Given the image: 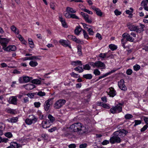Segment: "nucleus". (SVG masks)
Returning a JSON list of instances; mask_svg holds the SVG:
<instances>
[{"instance_id":"obj_1","label":"nucleus","mask_w":148,"mask_h":148,"mask_svg":"<svg viewBox=\"0 0 148 148\" xmlns=\"http://www.w3.org/2000/svg\"><path fill=\"white\" fill-rule=\"evenodd\" d=\"M69 129L71 132H77L79 134H82L85 133L87 130L86 127L83 126L82 124L80 123H75L71 125Z\"/></svg>"},{"instance_id":"obj_2","label":"nucleus","mask_w":148,"mask_h":148,"mask_svg":"<svg viewBox=\"0 0 148 148\" xmlns=\"http://www.w3.org/2000/svg\"><path fill=\"white\" fill-rule=\"evenodd\" d=\"M65 100L61 99H60L56 101L54 104V108L56 109H58L62 107L66 103Z\"/></svg>"},{"instance_id":"obj_3","label":"nucleus","mask_w":148,"mask_h":148,"mask_svg":"<svg viewBox=\"0 0 148 148\" xmlns=\"http://www.w3.org/2000/svg\"><path fill=\"white\" fill-rule=\"evenodd\" d=\"M2 36H0V43L2 46V49L3 50L6 47L7 44L10 41V39L6 38L1 37Z\"/></svg>"},{"instance_id":"obj_4","label":"nucleus","mask_w":148,"mask_h":148,"mask_svg":"<svg viewBox=\"0 0 148 148\" xmlns=\"http://www.w3.org/2000/svg\"><path fill=\"white\" fill-rule=\"evenodd\" d=\"M122 110V107L119 105H117L114 107H113L110 110V112L112 114L119 113Z\"/></svg>"},{"instance_id":"obj_5","label":"nucleus","mask_w":148,"mask_h":148,"mask_svg":"<svg viewBox=\"0 0 148 148\" xmlns=\"http://www.w3.org/2000/svg\"><path fill=\"white\" fill-rule=\"evenodd\" d=\"M29 117H30L31 119H27L25 120V123L28 125H31L33 123H34L37 121V119L33 115L30 116Z\"/></svg>"},{"instance_id":"obj_6","label":"nucleus","mask_w":148,"mask_h":148,"mask_svg":"<svg viewBox=\"0 0 148 148\" xmlns=\"http://www.w3.org/2000/svg\"><path fill=\"white\" fill-rule=\"evenodd\" d=\"M128 133V132L125 130H119L115 132L114 133V134L118 136L119 137H120V138L124 136L126 134Z\"/></svg>"},{"instance_id":"obj_7","label":"nucleus","mask_w":148,"mask_h":148,"mask_svg":"<svg viewBox=\"0 0 148 148\" xmlns=\"http://www.w3.org/2000/svg\"><path fill=\"white\" fill-rule=\"evenodd\" d=\"M53 98H51L48 99L44 103V108L45 111H48L49 109L50 106L53 104Z\"/></svg>"},{"instance_id":"obj_8","label":"nucleus","mask_w":148,"mask_h":148,"mask_svg":"<svg viewBox=\"0 0 148 148\" xmlns=\"http://www.w3.org/2000/svg\"><path fill=\"white\" fill-rule=\"evenodd\" d=\"M110 140L111 143L113 144L115 143H120L121 141V139L120 138V137L114 135V136L110 138Z\"/></svg>"},{"instance_id":"obj_9","label":"nucleus","mask_w":148,"mask_h":148,"mask_svg":"<svg viewBox=\"0 0 148 148\" xmlns=\"http://www.w3.org/2000/svg\"><path fill=\"white\" fill-rule=\"evenodd\" d=\"M122 37L123 38H126L125 41L127 42V41H130V42H133L134 40V38H133L132 37H131L130 35L127 33H124L122 35Z\"/></svg>"},{"instance_id":"obj_10","label":"nucleus","mask_w":148,"mask_h":148,"mask_svg":"<svg viewBox=\"0 0 148 148\" xmlns=\"http://www.w3.org/2000/svg\"><path fill=\"white\" fill-rule=\"evenodd\" d=\"M118 84L119 87L121 90L124 91L127 90V88L124 84V81L123 79H121L119 82Z\"/></svg>"},{"instance_id":"obj_11","label":"nucleus","mask_w":148,"mask_h":148,"mask_svg":"<svg viewBox=\"0 0 148 148\" xmlns=\"http://www.w3.org/2000/svg\"><path fill=\"white\" fill-rule=\"evenodd\" d=\"M81 14L84 18L85 21L88 23H91L92 22V21L91 18H89L88 15L86 13L83 12H81Z\"/></svg>"},{"instance_id":"obj_12","label":"nucleus","mask_w":148,"mask_h":148,"mask_svg":"<svg viewBox=\"0 0 148 148\" xmlns=\"http://www.w3.org/2000/svg\"><path fill=\"white\" fill-rule=\"evenodd\" d=\"M96 67L99 68L101 69H106V65L104 63L100 61H96Z\"/></svg>"},{"instance_id":"obj_13","label":"nucleus","mask_w":148,"mask_h":148,"mask_svg":"<svg viewBox=\"0 0 148 148\" xmlns=\"http://www.w3.org/2000/svg\"><path fill=\"white\" fill-rule=\"evenodd\" d=\"M140 25L136 26L135 31L137 33H141L143 31V28L145 27L144 25L141 23L139 24Z\"/></svg>"},{"instance_id":"obj_14","label":"nucleus","mask_w":148,"mask_h":148,"mask_svg":"<svg viewBox=\"0 0 148 148\" xmlns=\"http://www.w3.org/2000/svg\"><path fill=\"white\" fill-rule=\"evenodd\" d=\"M91 8L92 10L96 12V13L97 16H102L103 13L100 9L96 8L94 6H92Z\"/></svg>"},{"instance_id":"obj_15","label":"nucleus","mask_w":148,"mask_h":148,"mask_svg":"<svg viewBox=\"0 0 148 148\" xmlns=\"http://www.w3.org/2000/svg\"><path fill=\"white\" fill-rule=\"evenodd\" d=\"M20 147H22V145L16 142H12L10 143V146L8 147L7 148H18Z\"/></svg>"},{"instance_id":"obj_16","label":"nucleus","mask_w":148,"mask_h":148,"mask_svg":"<svg viewBox=\"0 0 148 148\" xmlns=\"http://www.w3.org/2000/svg\"><path fill=\"white\" fill-rule=\"evenodd\" d=\"M108 94L110 97H113L116 95V92L114 88L111 87L109 88V91L108 92Z\"/></svg>"},{"instance_id":"obj_17","label":"nucleus","mask_w":148,"mask_h":148,"mask_svg":"<svg viewBox=\"0 0 148 148\" xmlns=\"http://www.w3.org/2000/svg\"><path fill=\"white\" fill-rule=\"evenodd\" d=\"M16 47L14 45L9 46L6 48L4 50L8 51H14L16 50Z\"/></svg>"},{"instance_id":"obj_18","label":"nucleus","mask_w":148,"mask_h":148,"mask_svg":"<svg viewBox=\"0 0 148 148\" xmlns=\"http://www.w3.org/2000/svg\"><path fill=\"white\" fill-rule=\"evenodd\" d=\"M17 99L15 97L12 96L10 98L9 103L14 105L17 103Z\"/></svg>"},{"instance_id":"obj_19","label":"nucleus","mask_w":148,"mask_h":148,"mask_svg":"<svg viewBox=\"0 0 148 148\" xmlns=\"http://www.w3.org/2000/svg\"><path fill=\"white\" fill-rule=\"evenodd\" d=\"M59 43L62 45L67 47L69 46V44H70L69 42L67 40H60L59 41Z\"/></svg>"},{"instance_id":"obj_20","label":"nucleus","mask_w":148,"mask_h":148,"mask_svg":"<svg viewBox=\"0 0 148 148\" xmlns=\"http://www.w3.org/2000/svg\"><path fill=\"white\" fill-rule=\"evenodd\" d=\"M127 26L130 31H135L136 25H132L129 23L127 24Z\"/></svg>"},{"instance_id":"obj_21","label":"nucleus","mask_w":148,"mask_h":148,"mask_svg":"<svg viewBox=\"0 0 148 148\" xmlns=\"http://www.w3.org/2000/svg\"><path fill=\"white\" fill-rule=\"evenodd\" d=\"M35 86L33 84H27L25 86V89L28 90H32L35 88Z\"/></svg>"},{"instance_id":"obj_22","label":"nucleus","mask_w":148,"mask_h":148,"mask_svg":"<svg viewBox=\"0 0 148 148\" xmlns=\"http://www.w3.org/2000/svg\"><path fill=\"white\" fill-rule=\"evenodd\" d=\"M82 30V29L79 25L76 27L75 29L74 30V32L76 35H78L81 32Z\"/></svg>"},{"instance_id":"obj_23","label":"nucleus","mask_w":148,"mask_h":148,"mask_svg":"<svg viewBox=\"0 0 148 148\" xmlns=\"http://www.w3.org/2000/svg\"><path fill=\"white\" fill-rule=\"evenodd\" d=\"M116 70H112L111 71L108 73H107L101 76H100L99 77V79H101L102 78H104L107 76L111 74L114 73L116 71Z\"/></svg>"},{"instance_id":"obj_24","label":"nucleus","mask_w":148,"mask_h":148,"mask_svg":"<svg viewBox=\"0 0 148 148\" xmlns=\"http://www.w3.org/2000/svg\"><path fill=\"white\" fill-rule=\"evenodd\" d=\"M66 10L68 13L71 14L70 13L73 14L75 13L76 11L73 8L68 7L66 8Z\"/></svg>"},{"instance_id":"obj_25","label":"nucleus","mask_w":148,"mask_h":148,"mask_svg":"<svg viewBox=\"0 0 148 148\" xmlns=\"http://www.w3.org/2000/svg\"><path fill=\"white\" fill-rule=\"evenodd\" d=\"M5 128V125L2 123H0V136L3 134V131Z\"/></svg>"},{"instance_id":"obj_26","label":"nucleus","mask_w":148,"mask_h":148,"mask_svg":"<svg viewBox=\"0 0 148 148\" xmlns=\"http://www.w3.org/2000/svg\"><path fill=\"white\" fill-rule=\"evenodd\" d=\"M18 120L17 117H12L9 118L7 119V121L9 122H11L12 123H14L17 122Z\"/></svg>"},{"instance_id":"obj_27","label":"nucleus","mask_w":148,"mask_h":148,"mask_svg":"<svg viewBox=\"0 0 148 148\" xmlns=\"http://www.w3.org/2000/svg\"><path fill=\"white\" fill-rule=\"evenodd\" d=\"M32 78L31 77H29L27 76H23V80L25 83L28 82L32 80Z\"/></svg>"},{"instance_id":"obj_28","label":"nucleus","mask_w":148,"mask_h":148,"mask_svg":"<svg viewBox=\"0 0 148 148\" xmlns=\"http://www.w3.org/2000/svg\"><path fill=\"white\" fill-rule=\"evenodd\" d=\"M11 30L16 34H18L19 33V31L16 27L14 25L12 26L11 27Z\"/></svg>"},{"instance_id":"obj_29","label":"nucleus","mask_w":148,"mask_h":148,"mask_svg":"<svg viewBox=\"0 0 148 148\" xmlns=\"http://www.w3.org/2000/svg\"><path fill=\"white\" fill-rule=\"evenodd\" d=\"M71 64L75 66H77V64H79L80 66H82V65L81 61L79 60H76L73 61L71 62Z\"/></svg>"},{"instance_id":"obj_30","label":"nucleus","mask_w":148,"mask_h":148,"mask_svg":"<svg viewBox=\"0 0 148 148\" xmlns=\"http://www.w3.org/2000/svg\"><path fill=\"white\" fill-rule=\"evenodd\" d=\"M48 118L49 119L50 122L51 123H53L55 120V118L50 114L48 115Z\"/></svg>"},{"instance_id":"obj_31","label":"nucleus","mask_w":148,"mask_h":148,"mask_svg":"<svg viewBox=\"0 0 148 148\" xmlns=\"http://www.w3.org/2000/svg\"><path fill=\"white\" fill-rule=\"evenodd\" d=\"M38 64V63L36 61H31L29 63V65L32 67H35Z\"/></svg>"},{"instance_id":"obj_32","label":"nucleus","mask_w":148,"mask_h":148,"mask_svg":"<svg viewBox=\"0 0 148 148\" xmlns=\"http://www.w3.org/2000/svg\"><path fill=\"white\" fill-rule=\"evenodd\" d=\"M74 70L78 71L79 73H82L84 71V70L82 69V67L80 66H78L75 68Z\"/></svg>"},{"instance_id":"obj_33","label":"nucleus","mask_w":148,"mask_h":148,"mask_svg":"<svg viewBox=\"0 0 148 148\" xmlns=\"http://www.w3.org/2000/svg\"><path fill=\"white\" fill-rule=\"evenodd\" d=\"M83 76L84 78L87 79H91L92 78V75L90 74L84 75H83Z\"/></svg>"},{"instance_id":"obj_34","label":"nucleus","mask_w":148,"mask_h":148,"mask_svg":"<svg viewBox=\"0 0 148 148\" xmlns=\"http://www.w3.org/2000/svg\"><path fill=\"white\" fill-rule=\"evenodd\" d=\"M41 56H32V60H41Z\"/></svg>"},{"instance_id":"obj_35","label":"nucleus","mask_w":148,"mask_h":148,"mask_svg":"<svg viewBox=\"0 0 148 148\" xmlns=\"http://www.w3.org/2000/svg\"><path fill=\"white\" fill-rule=\"evenodd\" d=\"M93 73L96 75H99L101 74V72L98 69H96L94 70Z\"/></svg>"},{"instance_id":"obj_36","label":"nucleus","mask_w":148,"mask_h":148,"mask_svg":"<svg viewBox=\"0 0 148 148\" xmlns=\"http://www.w3.org/2000/svg\"><path fill=\"white\" fill-rule=\"evenodd\" d=\"M109 48L112 51H114L117 49V47L116 46L113 44H110L109 45Z\"/></svg>"},{"instance_id":"obj_37","label":"nucleus","mask_w":148,"mask_h":148,"mask_svg":"<svg viewBox=\"0 0 148 148\" xmlns=\"http://www.w3.org/2000/svg\"><path fill=\"white\" fill-rule=\"evenodd\" d=\"M32 82V83L33 84H40L41 81L39 79H36L33 80Z\"/></svg>"},{"instance_id":"obj_38","label":"nucleus","mask_w":148,"mask_h":148,"mask_svg":"<svg viewBox=\"0 0 148 148\" xmlns=\"http://www.w3.org/2000/svg\"><path fill=\"white\" fill-rule=\"evenodd\" d=\"M84 38L87 39H88L89 38L87 32L84 30H82Z\"/></svg>"},{"instance_id":"obj_39","label":"nucleus","mask_w":148,"mask_h":148,"mask_svg":"<svg viewBox=\"0 0 148 148\" xmlns=\"http://www.w3.org/2000/svg\"><path fill=\"white\" fill-rule=\"evenodd\" d=\"M77 53H78V55L79 56H81L82 54V52L81 51V47L80 45H78L77 47Z\"/></svg>"},{"instance_id":"obj_40","label":"nucleus","mask_w":148,"mask_h":148,"mask_svg":"<svg viewBox=\"0 0 148 148\" xmlns=\"http://www.w3.org/2000/svg\"><path fill=\"white\" fill-rule=\"evenodd\" d=\"M133 117V116L130 114H127L125 116V118L126 119H129Z\"/></svg>"},{"instance_id":"obj_41","label":"nucleus","mask_w":148,"mask_h":148,"mask_svg":"<svg viewBox=\"0 0 148 148\" xmlns=\"http://www.w3.org/2000/svg\"><path fill=\"white\" fill-rule=\"evenodd\" d=\"M89 35H93L94 34V32L93 31L92 29L90 28H89L87 30Z\"/></svg>"},{"instance_id":"obj_42","label":"nucleus","mask_w":148,"mask_h":148,"mask_svg":"<svg viewBox=\"0 0 148 148\" xmlns=\"http://www.w3.org/2000/svg\"><path fill=\"white\" fill-rule=\"evenodd\" d=\"M133 10L132 8H130V10H127L126 11V13L127 14H129L130 15H132V13L133 12Z\"/></svg>"},{"instance_id":"obj_43","label":"nucleus","mask_w":148,"mask_h":148,"mask_svg":"<svg viewBox=\"0 0 148 148\" xmlns=\"http://www.w3.org/2000/svg\"><path fill=\"white\" fill-rule=\"evenodd\" d=\"M8 140L7 138H2L0 136V143L2 142L6 143Z\"/></svg>"},{"instance_id":"obj_44","label":"nucleus","mask_w":148,"mask_h":148,"mask_svg":"<svg viewBox=\"0 0 148 148\" xmlns=\"http://www.w3.org/2000/svg\"><path fill=\"white\" fill-rule=\"evenodd\" d=\"M70 18L79 19V18L75 14H71L70 15Z\"/></svg>"},{"instance_id":"obj_45","label":"nucleus","mask_w":148,"mask_h":148,"mask_svg":"<svg viewBox=\"0 0 148 148\" xmlns=\"http://www.w3.org/2000/svg\"><path fill=\"white\" fill-rule=\"evenodd\" d=\"M83 66V69L84 70H89L90 69V67L88 64H86L85 65H84Z\"/></svg>"},{"instance_id":"obj_46","label":"nucleus","mask_w":148,"mask_h":148,"mask_svg":"<svg viewBox=\"0 0 148 148\" xmlns=\"http://www.w3.org/2000/svg\"><path fill=\"white\" fill-rule=\"evenodd\" d=\"M134 70L136 71L139 70L140 68V66L138 64H136L133 66Z\"/></svg>"},{"instance_id":"obj_47","label":"nucleus","mask_w":148,"mask_h":148,"mask_svg":"<svg viewBox=\"0 0 148 148\" xmlns=\"http://www.w3.org/2000/svg\"><path fill=\"white\" fill-rule=\"evenodd\" d=\"M68 37L69 39H71L74 41L76 39V37L75 36L71 35H69L68 36Z\"/></svg>"},{"instance_id":"obj_48","label":"nucleus","mask_w":148,"mask_h":148,"mask_svg":"<svg viewBox=\"0 0 148 148\" xmlns=\"http://www.w3.org/2000/svg\"><path fill=\"white\" fill-rule=\"evenodd\" d=\"M5 135L6 137L8 138H11L12 136V133L10 132L6 133Z\"/></svg>"},{"instance_id":"obj_49","label":"nucleus","mask_w":148,"mask_h":148,"mask_svg":"<svg viewBox=\"0 0 148 148\" xmlns=\"http://www.w3.org/2000/svg\"><path fill=\"white\" fill-rule=\"evenodd\" d=\"M141 6L143 7V8L145 10L148 11V7L147 5V3H143L142 4V3H141Z\"/></svg>"},{"instance_id":"obj_50","label":"nucleus","mask_w":148,"mask_h":148,"mask_svg":"<svg viewBox=\"0 0 148 148\" xmlns=\"http://www.w3.org/2000/svg\"><path fill=\"white\" fill-rule=\"evenodd\" d=\"M135 124L134 125V126H136V125L140 124L141 123L142 121L141 120H135L134 121Z\"/></svg>"},{"instance_id":"obj_51","label":"nucleus","mask_w":148,"mask_h":148,"mask_svg":"<svg viewBox=\"0 0 148 148\" xmlns=\"http://www.w3.org/2000/svg\"><path fill=\"white\" fill-rule=\"evenodd\" d=\"M71 75L72 77H73L75 78H77L79 77V75H78V74L75 73L74 72H72L71 74Z\"/></svg>"},{"instance_id":"obj_52","label":"nucleus","mask_w":148,"mask_h":148,"mask_svg":"<svg viewBox=\"0 0 148 148\" xmlns=\"http://www.w3.org/2000/svg\"><path fill=\"white\" fill-rule=\"evenodd\" d=\"M28 41L29 44L32 46V47L30 46V47L31 48L33 47H34V44L31 38H29Z\"/></svg>"},{"instance_id":"obj_53","label":"nucleus","mask_w":148,"mask_h":148,"mask_svg":"<svg viewBox=\"0 0 148 148\" xmlns=\"http://www.w3.org/2000/svg\"><path fill=\"white\" fill-rule=\"evenodd\" d=\"M57 128L56 127H53L49 129L48 131L50 132H54L57 130Z\"/></svg>"},{"instance_id":"obj_54","label":"nucleus","mask_w":148,"mask_h":148,"mask_svg":"<svg viewBox=\"0 0 148 148\" xmlns=\"http://www.w3.org/2000/svg\"><path fill=\"white\" fill-rule=\"evenodd\" d=\"M41 136L44 140H47L48 139V136L45 134H42L41 135Z\"/></svg>"},{"instance_id":"obj_55","label":"nucleus","mask_w":148,"mask_h":148,"mask_svg":"<svg viewBox=\"0 0 148 148\" xmlns=\"http://www.w3.org/2000/svg\"><path fill=\"white\" fill-rule=\"evenodd\" d=\"M148 127V125H145L144 127L140 129V131L141 132H143L145 131Z\"/></svg>"},{"instance_id":"obj_56","label":"nucleus","mask_w":148,"mask_h":148,"mask_svg":"<svg viewBox=\"0 0 148 148\" xmlns=\"http://www.w3.org/2000/svg\"><path fill=\"white\" fill-rule=\"evenodd\" d=\"M37 95L40 96H43L45 95V93L44 92L40 91L38 92Z\"/></svg>"},{"instance_id":"obj_57","label":"nucleus","mask_w":148,"mask_h":148,"mask_svg":"<svg viewBox=\"0 0 148 148\" xmlns=\"http://www.w3.org/2000/svg\"><path fill=\"white\" fill-rule=\"evenodd\" d=\"M122 44V46L124 48H125L126 47L125 46V44L127 42L125 41V39L123 38L121 40Z\"/></svg>"},{"instance_id":"obj_58","label":"nucleus","mask_w":148,"mask_h":148,"mask_svg":"<svg viewBox=\"0 0 148 148\" xmlns=\"http://www.w3.org/2000/svg\"><path fill=\"white\" fill-rule=\"evenodd\" d=\"M87 144L86 143H84L81 144L79 145V148H85L87 147Z\"/></svg>"},{"instance_id":"obj_59","label":"nucleus","mask_w":148,"mask_h":148,"mask_svg":"<svg viewBox=\"0 0 148 148\" xmlns=\"http://www.w3.org/2000/svg\"><path fill=\"white\" fill-rule=\"evenodd\" d=\"M83 10L90 14H93L92 12V11L86 9H83Z\"/></svg>"},{"instance_id":"obj_60","label":"nucleus","mask_w":148,"mask_h":148,"mask_svg":"<svg viewBox=\"0 0 148 148\" xmlns=\"http://www.w3.org/2000/svg\"><path fill=\"white\" fill-rule=\"evenodd\" d=\"M42 125L43 124H44L46 125L47 124H48V125H49V120H46L45 121H43L42 122Z\"/></svg>"},{"instance_id":"obj_61","label":"nucleus","mask_w":148,"mask_h":148,"mask_svg":"<svg viewBox=\"0 0 148 148\" xmlns=\"http://www.w3.org/2000/svg\"><path fill=\"white\" fill-rule=\"evenodd\" d=\"M126 73L127 75H130L132 74V71L131 69H129L127 70Z\"/></svg>"},{"instance_id":"obj_62","label":"nucleus","mask_w":148,"mask_h":148,"mask_svg":"<svg viewBox=\"0 0 148 148\" xmlns=\"http://www.w3.org/2000/svg\"><path fill=\"white\" fill-rule=\"evenodd\" d=\"M106 54L107 53H101L99 54V56L101 58H104L106 57Z\"/></svg>"},{"instance_id":"obj_63","label":"nucleus","mask_w":148,"mask_h":148,"mask_svg":"<svg viewBox=\"0 0 148 148\" xmlns=\"http://www.w3.org/2000/svg\"><path fill=\"white\" fill-rule=\"evenodd\" d=\"M114 12L116 16L120 15L121 14V12L119 11V10L117 9L116 10L114 11Z\"/></svg>"},{"instance_id":"obj_64","label":"nucleus","mask_w":148,"mask_h":148,"mask_svg":"<svg viewBox=\"0 0 148 148\" xmlns=\"http://www.w3.org/2000/svg\"><path fill=\"white\" fill-rule=\"evenodd\" d=\"M35 106L36 108H38L40 107V103L39 102H35L34 103Z\"/></svg>"}]
</instances>
